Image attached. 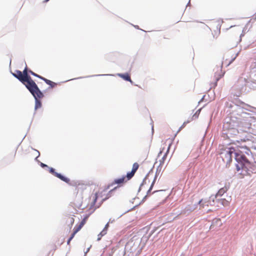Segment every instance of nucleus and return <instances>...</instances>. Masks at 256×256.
<instances>
[{
	"label": "nucleus",
	"instance_id": "1",
	"mask_svg": "<svg viewBox=\"0 0 256 256\" xmlns=\"http://www.w3.org/2000/svg\"><path fill=\"white\" fill-rule=\"evenodd\" d=\"M250 150L246 146H240L236 148L231 147L229 148V152H227L228 156V160H232V154H234L236 160L239 163L236 165V170L238 172L242 168L244 170V167L250 164V162L244 154V152L248 154Z\"/></svg>",
	"mask_w": 256,
	"mask_h": 256
},
{
	"label": "nucleus",
	"instance_id": "2",
	"mask_svg": "<svg viewBox=\"0 0 256 256\" xmlns=\"http://www.w3.org/2000/svg\"><path fill=\"white\" fill-rule=\"evenodd\" d=\"M12 75L21 82L26 87L28 88L34 86L36 82L32 80V78L28 74V68L26 66L22 72L20 70H16Z\"/></svg>",
	"mask_w": 256,
	"mask_h": 256
},
{
	"label": "nucleus",
	"instance_id": "3",
	"mask_svg": "<svg viewBox=\"0 0 256 256\" xmlns=\"http://www.w3.org/2000/svg\"><path fill=\"white\" fill-rule=\"evenodd\" d=\"M109 186L107 188L100 189L98 192H96L93 196V201L92 202V206L98 208L106 200L111 196L112 192L114 190H112L108 192Z\"/></svg>",
	"mask_w": 256,
	"mask_h": 256
},
{
	"label": "nucleus",
	"instance_id": "4",
	"mask_svg": "<svg viewBox=\"0 0 256 256\" xmlns=\"http://www.w3.org/2000/svg\"><path fill=\"white\" fill-rule=\"evenodd\" d=\"M28 90L32 94L35 98V109L40 108L42 106V103L40 99L44 96L43 93L40 90L36 84L32 87L28 88Z\"/></svg>",
	"mask_w": 256,
	"mask_h": 256
},
{
	"label": "nucleus",
	"instance_id": "5",
	"mask_svg": "<svg viewBox=\"0 0 256 256\" xmlns=\"http://www.w3.org/2000/svg\"><path fill=\"white\" fill-rule=\"evenodd\" d=\"M88 218V216H85L83 220L81 221L80 224L78 225H76L75 226L73 230V232L71 234L70 236L68 238L67 242V244L68 245L70 244V242L72 240V239L74 238L75 234L79 232L82 228L83 227V226L85 224L86 222L87 219Z\"/></svg>",
	"mask_w": 256,
	"mask_h": 256
},
{
	"label": "nucleus",
	"instance_id": "6",
	"mask_svg": "<svg viewBox=\"0 0 256 256\" xmlns=\"http://www.w3.org/2000/svg\"><path fill=\"white\" fill-rule=\"evenodd\" d=\"M166 142H168V148H167L166 152L162 158L160 160V166H158V168H157L156 172V174L158 173V174H159V173L160 172L162 168V166L164 165V163L165 162V160H166V158L167 157L168 154V153L169 152L170 146H171V145L172 144V140H170V139L167 140Z\"/></svg>",
	"mask_w": 256,
	"mask_h": 256
},
{
	"label": "nucleus",
	"instance_id": "7",
	"mask_svg": "<svg viewBox=\"0 0 256 256\" xmlns=\"http://www.w3.org/2000/svg\"><path fill=\"white\" fill-rule=\"evenodd\" d=\"M49 172L50 173H51L58 178H60V180L64 182H65L68 184H70V180L69 178L65 177L62 175L61 174L56 172L55 171V170L52 168H49Z\"/></svg>",
	"mask_w": 256,
	"mask_h": 256
},
{
	"label": "nucleus",
	"instance_id": "8",
	"mask_svg": "<svg viewBox=\"0 0 256 256\" xmlns=\"http://www.w3.org/2000/svg\"><path fill=\"white\" fill-rule=\"evenodd\" d=\"M214 200H211L210 198L208 199H202L198 202L200 205V208H204L206 207H208L210 206H212V203H214Z\"/></svg>",
	"mask_w": 256,
	"mask_h": 256
},
{
	"label": "nucleus",
	"instance_id": "9",
	"mask_svg": "<svg viewBox=\"0 0 256 256\" xmlns=\"http://www.w3.org/2000/svg\"><path fill=\"white\" fill-rule=\"evenodd\" d=\"M139 168V164L137 162H134L132 165V168L131 172L127 173V178L128 180H130L134 175L136 172Z\"/></svg>",
	"mask_w": 256,
	"mask_h": 256
},
{
	"label": "nucleus",
	"instance_id": "10",
	"mask_svg": "<svg viewBox=\"0 0 256 256\" xmlns=\"http://www.w3.org/2000/svg\"><path fill=\"white\" fill-rule=\"evenodd\" d=\"M201 110V108L198 110L190 118H189L188 120L187 121L184 122L182 126H180V128L182 129V128H184L186 124L189 123L190 122H192V120H196L198 118L199 114H200Z\"/></svg>",
	"mask_w": 256,
	"mask_h": 256
},
{
	"label": "nucleus",
	"instance_id": "11",
	"mask_svg": "<svg viewBox=\"0 0 256 256\" xmlns=\"http://www.w3.org/2000/svg\"><path fill=\"white\" fill-rule=\"evenodd\" d=\"M130 180H128L127 178V174L126 176H124L121 178H116L115 179L114 182H112V185L114 184H118L120 185H122L124 184Z\"/></svg>",
	"mask_w": 256,
	"mask_h": 256
},
{
	"label": "nucleus",
	"instance_id": "12",
	"mask_svg": "<svg viewBox=\"0 0 256 256\" xmlns=\"http://www.w3.org/2000/svg\"><path fill=\"white\" fill-rule=\"evenodd\" d=\"M64 220L66 224H68V226L71 228L74 223V219L73 217L70 216H66Z\"/></svg>",
	"mask_w": 256,
	"mask_h": 256
},
{
	"label": "nucleus",
	"instance_id": "13",
	"mask_svg": "<svg viewBox=\"0 0 256 256\" xmlns=\"http://www.w3.org/2000/svg\"><path fill=\"white\" fill-rule=\"evenodd\" d=\"M229 189V186H225L224 187L220 188L218 192H217L216 196H221L224 193H226L228 190Z\"/></svg>",
	"mask_w": 256,
	"mask_h": 256
},
{
	"label": "nucleus",
	"instance_id": "14",
	"mask_svg": "<svg viewBox=\"0 0 256 256\" xmlns=\"http://www.w3.org/2000/svg\"><path fill=\"white\" fill-rule=\"evenodd\" d=\"M118 75L121 78L124 80H125L128 81V82H130L131 83H132V80L130 78V76L128 73L118 74Z\"/></svg>",
	"mask_w": 256,
	"mask_h": 256
},
{
	"label": "nucleus",
	"instance_id": "15",
	"mask_svg": "<svg viewBox=\"0 0 256 256\" xmlns=\"http://www.w3.org/2000/svg\"><path fill=\"white\" fill-rule=\"evenodd\" d=\"M41 80H43L46 84H48L51 88H54L57 86L56 83L48 80L44 77L41 78Z\"/></svg>",
	"mask_w": 256,
	"mask_h": 256
},
{
	"label": "nucleus",
	"instance_id": "16",
	"mask_svg": "<svg viewBox=\"0 0 256 256\" xmlns=\"http://www.w3.org/2000/svg\"><path fill=\"white\" fill-rule=\"evenodd\" d=\"M218 73V75H216V74L215 75V77H216V83L217 82L224 76V73H223L222 71V69L221 68H217V70L216 72V73Z\"/></svg>",
	"mask_w": 256,
	"mask_h": 256
},
{
	"label": "nucleus",
	"instance_id": "17",
	"mask_svg": "<svg viewBox=\"0 0 256 256\" xmlns=\"http://www.w3.org/2000/svg\"><path fill=\"white\" fill-rule=\"evenodd\" d=\"M218 202L224 206H227L230 205V202L225 198H221L218 200Z\"/></svg>",
	"mask_w": 256,
	"mask_h": 256
},
{
	"label": "nucleus",
	"instance_id": "18",
	"mask_svg": "<svg viewBox=\"0 0 256 256\" xmlns=\"http://www.w3.org/2000/svg\"><path fill=\"white\" fill-rule=\"evenodd\" d=\"M216 224L217 225H218L220 226H222V223L220 220V218H218V219H216V220H214L212 224L210 226V228L211 229L213 228H214V224Z\"/></svg>",
	"mask_w": 256,
	"mask_h": 256
},
{
	"label": "nucleus",
	"instance_id": "19",
	"mask_svg": "<svg viewBox=\"0 0 256 256\" xmlns=\"http://www.w3.org/2000/svg\"><path fill=\"white\" fill-rule=\"evenodd\" d=\"M238 130L236 128H230V129H228V132L226 133V134L230 136L231 134H232V132L238 133Z\"/></svg>",
	"mask_w": 256,
	"mask_h": 256
},
{
	"label": "nucleus",
	"instance_id": "20",
	"mask_svg": "<svg viewBox=\"0 0 256 256\" xmlns=\"http://www.w3.org/2000/svg\"><path fill=\"white\" fill-rule=\"evenodd\" d=\"M28 73L30 74H32V76H36V77H37V78H40V79H41V78H43L42 76H40V75H38V74H36L34 73V72H32V70H28Z\"/></svg>",
	"mask_w": 256,
	"mask_h": 256
},
{
	"label": "nucleus",
	"instance_id": "21",
	"mask_svg": "<svg viewBox=\"0 0 256 256\" xmlns=\"http://www.w3.org/2000/svg\"><path fill=\"white\" fill-rule=\"evenodd\" d=\"M107 231L105 230H103L100 233L98 234V236H100V237H98V240H100L102 236H104L106 234Z\"/></svg>",
	"mask_w": 256,
	"mask_h": 256
},
{
	"label": "nucleus",
	"instance_id": "22",
	"mask_svg": "<svg viewBox=\"0 0 256 256\" xmlns=\"http://www.w3.org/2000/svg\"><path fill=\"white\" fill-rule=\"evenodd\" d=\"M229 152V150H226V152L224 153H222V154H224V156H225V158H226V162H232V160H228V154H227V152Z\"/></svg>",
	"mask_w": 256,
	"mask_h": 256
},
{
	"label": "nucleus",
	"instance_id": "23",
	"mask_svg": "<svg viewBox=\"0 0 256 256\" xmlns=\"http://www.w3.org/2000/svg\"><path fill=\"white\" fill-rule=\"evenodd\" d=\"M188 208L187 209L188 210H190V212H192V211L196 209V207L195 206H192V207L190 208Z\"/></svg>",
	"mask_w": 256,
	"mask_h": 256
},
{
	"label": "nucleus",
	"instance_id": "24",
	"mask_svg": "<svg viewBox=\"0 0 256 256\" xmlns=\"http://www.w3.org/2000/svg\"><path fill=\"white\" fill-rule=\"evenodd\" d=\"M109 226V224L108 223H107L106 224V225L105 226L104 228V230H106L107 231L108 229V228Z\"/></svg>",
	"mask_w": 256,
	"mask_h": 256
},
{
	"label": "nucleus",
	"instance_id": "25",
	"mask_svg": "<svg viewBox=\"0 0 256 256\" xmlns=\"http://www.w3.org/2000/svg\"><path fill=\"white\" fill-rule=\"evenodd\" d=\"M40 166L42 168H45V167H48V166L46 164H44L43 163H41L40 164Z\"/></svg>",
	"mask_w": 256,
	"mask_h": 256
},
{
	"label": "nucleus",
	"instance_id": "26",
	"mask_svg": "<svg viewBox=\"0 0 256 256\" xmlns=\"http://www.w3.org/2000/svg\"><path fill=\"white\" fill-rule=\"evenodd\" d=\"M164 150V148H163L162 149V150H160V152H159V153H158V156H160V154H162V151Z\"/></svg>",
	"mask_w": 256,
	"mask_h": 256
},
{
	"label": "nucleus",
	"instance_id": "27",
	"mask_svg": "<svg viewBox=\"0 0 256 256\" xmlns=\"http://www.w3.org/2000/svg\"><path fill=\"white\" fill-rule=\"evenodd\" d=\"M154 182H152V185H151V186H150V189H149V190H148V192H150V191L152 190V186H153V185H154Z\"/></svg>",
	"mask_w": 256,
	"mask_h": 256
},
{
	"label": "nucleus",
	"instance_id": "28",
	"mask_svg": "<svg viewBox=\"0 0 256 256\" xmlns=\"http://www.w3.org/2000/svg\"><path fill=\"white\" fill-rule=\"evenodd\" d=\"M35 151H36V152L38 153V156H36V159L40 156V152L36 150Z\"/></svg>",
	"mask_w": 256,
	"mask_h": 256
},
{
	"label": "nucleus",
	"instance_id": "29",
	"mask_svg": "<svg viewBox=\"0 0 256 256\" xmlns=\"http://www.w3.org/2000/svg\"><path fill=\"white\" fill-rule=\"evenodd\" d=\"M235 58H236V56L234 58H233V59L231 60V62H230V63L232 62L233 60H234L235 59Z\"/></svg>",
	"mask_w": 256,
	"mask_h": 256
},
{
	"label": "nucleus",
	"instance_id": "30",
	"mask_svg": "<svg viewBox=\"0 0 256 256\" xmlns=\"http://www.w3.org/2000/svg\"><path fill=\"white\" fill-rule=\"evenodd\" d=\"M49 0H45L44 2H48Z\"/></svg>",
	"mask_w": 256,
	"mask_h": 256
}]
</instances>
